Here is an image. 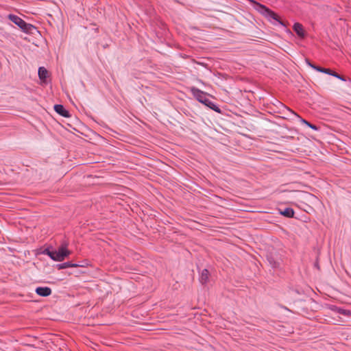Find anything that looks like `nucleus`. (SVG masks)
<instances>
[{"mask_svg": "<svg viewBox=\"0 0 351 351\" xmlns=\"http://www.w3.org/2000/svg\"><path fill=\"white\" fill-rule=\"evenodd\" d=\"M308 127L311 128L312 129L317 130V127L314 125H312L311 123L308 124Z\"/></svg>", "mask_w": 351, "mask_h": 351, "instance_id": "nucleus-16", "label": "nucleus"}, {"mask_svg": "<svg viewBox=\"0 0 351 351\" xmlns=\"http://www.w3.org/2000/svg\"><path fill=\"white\" fill-rule=\"evenodd\" d=\"M337 311L339 313L344 315H346V316H350L351 315V312L349 310L338 308H337Z\"/></svg>", "mask_w": 351, "mask_h": 351, "instance_id": "nucleus-14", "label": "nucleus"}, {"mask_svg": "<svg viewBox=\"0 0 351 351\" xmlns=\"http://www.w3.org/2000/svg\"><path fill=\"white\" fill-rule=\"evenodd\" d=\"M8 18L25 32H29L32 27H33L32 25L26 23L22 19L16 15L10 14Z\"/></svg>", "mask_w": 351, "mask_h": 351, "instance_id": "nucleus-3", "label": "nucleus"}, {"mask_svg": "<svg viewBox=\"0 0 351 351\" xmlns=\"http://www.w3.org/2000/svg\"><path fill=\"white\" fill-rule=\"evenodd\" d=\"M258 10L260 12H261L263 14L265 15L269 19H272L274 20H276V21L279 22L280 23H282L281 21L279 19L278 16L269 10V8H266L265 5L257 3Z\"/></svg>", "mask_w": 351, "mask_h": 351, "instance_id": "nucleus-4", "label": "nucleus"}, {"mask_svg": "<svg viewBox=\"0 0 351 351\" xmlns=\"http://www.w3.org/2000/svg\"><path fill=\"white\" fill-rule=\"evenodd\" d=\"M304 199L309 202H312L313 200L316 199V197L310 193H304Z\"/></svg>", "mask_w": 351, "mask_h": 351, "instance_id": "nucleus-13", "label": "nucleus"}, {"mask_svg": "<svg viewBox=\"0 0 351 351\" xmlns=\"http://www.w3.org/2000/svg\"><path fill=\"white\" fill-rule=\"evenodd\" d=\"M209 279V272L206 269H204L202 271L199 281L202 284H206L208 282Z\"/></svg>", "mask_w": 351, "mask_h": 351, "instance_id": "nucleus-8", "label": "nucleus"}, {"mask_svg": "<svg viewBox=\"0 0 351 351\" xmlns=\"http://www.w3.org/2000/svg\"><path fill=\"white\" fill-rule=\"evenodd\" d=\"M191 91L197 101L208 106L216 112L219 111V108L208 98L206 93L195 87H192L191 88Z\"/></svg>", "mask_w": 351, "mask_h": 351, "instance_id": "nucleus-2", "label": "nucleus"}, {"mask_svg": "<svg viewBox=\"0 0 351 351\" xmlns=\"http://www.w3.org/2000/svg\"><path fill=\"white\" fill-rule=\"evenodd\" d=\"M48 71L45 67H40L38 69V76L42 80H45L47 77Z\"/></svg>", "mask_w": 351, "mask_h": 351, "instance_id": "nucleus-10", "label": "nucleus"}, {"mask_svg": "<svg viewBox=\"0 0 351 351\" xmlns=\"http://www.w3.org/2000/svg\"><path fill=\"white\" fill-rule=\"evenodd\" d=\"M54 110L57 113H58L59 114L62 115L64 117H69V112L64 108L62 105H55Z\"/></svg>", "mask_w": 351, "mask_h": 351, "instance_id": "nucleus-7", "label": "nucleus"}, {"mask_svg": "<svg viewBox=\"0 0 351 351\" xmlns=\"http://www.w3.org/2000/svg\"><path fill=\"white\" fill-rule=\"evenodd\" d=\"M44 254L48 255L55 261H62L71 254V252L67 249L66 245H64L60 247L58 250L46 249Z\"/></svg>", "mask_w": 351, "mask_h": 351, "instance_id": "nucleus-1", "label": "nucleus"}, {"mask_svg": "<svg viewBox=\"0 0 351 351\" xmlns=\"http://www.w3.org/2000/svg\"><path fill=\"white\" fill-rule=\"evenodd\" d=\"M280 213L287 217H292L294 215V211L291 208H287L284 210L281 211Z\"/></svg>", "mask_w": 351, "mask_h": 351, "instance_id": "nucleus-11", "label": "nucleus"}, {"mask_svg": "<svg viewBox=\"0 0 351 351\" xmlns=\"http://www.w3.org/2000/svg\"><path fill=\"white\" fill-rule=\"evenodd\" d=\"M77 267V265L72 264L71 263L67 262V263H64L63 264L59 265L58 269H66L68 267Z\"/></svg>", "mask_w": 351, "mask_h": 351, "instance_id": "nucleus-12", "label": "nucleus"}, {"mask_svg": "<svg viewBox=\"0 0 351 351\" xmlns=\"http://www.w3.org/2000/svg\"><path fill=\"white\" fill-rule=\"evenodd\" d=\"M293 29L297 33V34L300 37L304 36V30L303 26L298 23H296L293 25Z\"/></svg>", "mask_w": 351, "mask_h": 351, "instance_id": "nucleus-9", "label": "nucleus"}, {"mask_svg": "<svg viewBox=\"0 0 351 351\" xmlns=\"http://www.w3.org/2000/svg\"><path fill=\"white\" fill-rule=\"evenodd\" d=\"M289 110V111H290L293 114H294L295 117H298V118L301 120V121H302V123H305L306 125H308V124H309L310 123H308L307 121H306V120H304V119H303L300 118V116H298V115L296 113H295L293 111H292V110Z\"/></svg>", "mask_w": 351, "mask_h": 351, "instance_id": "nucleus-15", "label": "nucleus"}, {"mask_svg": "<svg viewBox=\"0 0 351 351\" xmlns=\"http://www.w3.org/2000/svg\"><path fill=\"white\" fill-rule=\"evenodd\" d=\"M313 68H314L315 69H316L317 71H320V72H322V73H327V74H329V75H331L332 76H335L337 78H339L342 80H343V79L339 75L337 74V73L328 69H324V68H322V67H318V66H313V65H311L310 64Z\"/></svg>", "mask_w": 351, "mask_h": 351, "instance_id": "nucleus-6", "label": "nucleus"}, {"mask_svg": "<svg viewBox=\"0 0 351 351\" xmlns=\"http://www.w3.org/2000/svg\"><path fill=\"white\" fill-rule=\"evenodd\" d=\"M36 293L40 296L47 297L51 294V289L47 287H37Z\"/></svg>", "mask_w": 351, "mask_h": 351, "instance_id": "nucleus-5", "label": "nucleus"}]
</instances>
